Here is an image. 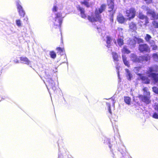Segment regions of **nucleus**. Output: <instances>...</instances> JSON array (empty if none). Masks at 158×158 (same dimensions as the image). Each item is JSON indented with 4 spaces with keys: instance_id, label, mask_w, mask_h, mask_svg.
<instances>
[{
    "instance_id": "dca6fc26",
    "label": "nucleus",
    "mask_w": 158,
    "mask_h": 158,
    "mask_svg": "<svg viewBox=\"0 0 158 158\" xmlns=\"http://www.w3.org/2000/svg\"><path fill=\"white\" fill-rule=\"evenodd\" d=\"M138 17L139 19L144 20L145 25H146L147 23H148V19L147 17L143 15L142 13H139Z\"/></svg>"
},
{
    "instance_id": "c85d7f7f",
    "label": "nucleus",
    "mask_w": 158,
    "mask_h": 158,
    "mask_svg": "<svg viewBox=\"0 0 158 158\" xmlns=\"http://www.w3.org/2000/svg\"><path fill=\"white\" fill-rule=\"evenodd\" d=\"M111 38L110 37L107 36L106 37V43L107 44V47L109 48V46H110V43Z\"/></svg>"
},
{
    "instance_id": "4468645a",
    "label": "nucleus",
    "mask_w": 158,
    "mask_h": 158,
    "mask_svg": "<svg viewBox=\"0 0 158 158\" xmlns=\"http://www.w3.org/2000/svg\"><path fill=\"white\" fill-rule=\"evenodd\" d=\"M143 40L142 39L136 37H135L133 40H131L130 41L129 44L131 45H134L136 42L140 43H143Z\"/></svg>"
},
{
    "instance_id": "39448f33",
    "label": "nucleus",
    "mask_w": 158,
    "mask_h": 158,
    "mask_svg": "<svg viewBox=\"0 0 158 158\" xmlns=\"http://www.w3.org/2000/svg\"><path fill=\"white\" fill-rule=\"evenodd\" d=\"M142 70L141 68L140 67H138L135 68L134 70L138 75L139 76L140 79L142 80L144 83L146 84L149 83L150 82L149 79L147 77L143 76L141 74L138 73L139 72L141 73V70Z\"/></svg>"
},
{
    "instance_id": "a878e982",
    "label": "nucleus",
    "mask_w": 158,
    "mask_h": 158,
    "mask_svg": "<svg viewBox=\"0 0 158 158\" xmlns=\"http://www.w3.org/2000/svg\"><path fill=\"white\" fill-rule=\"evenodd\" d=\"M108 6H109V8L110 9V10H112L114 7V2L112 0H111L110 1V3H109V0H108Z\"/></svg>"
},
{
    "instance_id": "393cba45",
    "label": "nucleus",
    "mask_w": 158,
    "mask_h": 158,
    "mask_svg": "<svg viewBox=\"0 0 158 158\" xmlns=\"http://www.w3.org/2000/svg\"><path fill=\"white\" fill-rule=\"evenodd\" d=\"M124 101L127 104L129 105L130 104L131 99L128 97H124Z\"/></svg>"
},
{
    "instance_id": "6e6552de",
    "label": "nucleus",
    "mask_w": 158,
    "mask_h": 158,
    "mask_svg": "<svg viewBox=\"0 0 158 158\" xmlns=\"http://www.w3.org/2000/svg\"><path fill=\"white\" fill-rule=\"evenodd\" d=\"M122 53L123 61L126 66L129 67V62L127 60V58L124 55V54L126 53H130V51L127 49L126 46H124L122 50Z\"/></svg>"
},
{
    "instance_id": "423d86ee",
    "label": "nucleus",
    "mask_w": 158,
    "mask_h": 158,
    "mask_svg": "<svg viewBox=\"0 0 158 158\" xmlns=\"http://www.w3.org/2000/svg\"><path fill=\"white\" fill-rule=\"evenodd\" d=\"M122 28L118 27L116 31V33L118 35V38L117 40L118 44L121 46L123 44V34L122 32Z\"/></svg>"
},
{
    "instance_id": "58836bf2",
    "label": "nucleus",
    "mask_w": 158,
    "mask_h": 158,
    "mask_svg": "<svg viewBox=\"0 0 158 158\" xmlns=\"http://www.w3.org/2000/svg\"><path fill=\"white\" fill-rule=\"evenodd\" d=\"M118 77H119V71H118Z\"/></svg>"
},
{
    "instance_id": "1a4fd4ad",
    "label": "nucleus",
    "mask_w": 158,
    "mask_h": 158,
    "mask_svg": "<svg viewBox=\"0 0 158 158\" xmlns=\"http://www.w3.org/2000/svg\"><path fill=\"white\" fill-rule=\"evenodd\" d=\"M135 15V11L133 8L127 10L126 11V16L127 17V19L129 20L134 18Z\"/></svg>"
},
{
    "instance_id": "f3484780",
    "label": "nucleus",
    "mask_w": 158,
    "mask_h": 158,
    "mask_svg": "<svg viewBox=\"0 0 158 158\" xmlns=\"http://www.w3.org/2000/svg\"><path fill=\"white\" fill-rule=\"evenodd\" d=\"M47 82L49 83V87L52 88V89L55 90L56 89V87L55 85V83L51 79H48L47 80Z\"/></svg>"
},
{
    "instance_id": "2f4dec72",
    "label": "nucleus",
    "mask_w": 158,
    "mask_h": 158,
    "mask_svg": "<svg viewBox=\"0 0 158 158\" xmlns=\"http://www.w3.org/2000/svg\"><path fill=\"white\" fill-rule=\"evenodd\" d=\"M153 91L156 94H158V88L156 87H153L152 88Z\"/></svg>"
},
{
    "instance_id": "e433bc0d",
    "label": "nucleus",
    "mask_w": 158,
    "mask_h": 158,
    "mask_svg": "<svg viewBox=\"0 0 158 158\" xmlns=\"http://www.w3.org/2000/svg\"><path fill=\"white\" fill-rule=\"evenodd\" d=\"M147 3H150L151 2L152 0H144Z\"/></svg>"
},
{
    "instance_id": "a19ab883",
    "label": "nucleus",
    "mask_w": 158,
    "mask_h": 158,
    "mask_svg": "<svg viewBox=\"0 0 158 158\" xmlns=\"http://www.w3.org/2000/svg\"><path fill=\"white\" fill-rule=\"evenodd\" d=\"M24 19L25 20H26V19H25V18Z\"/></svg>"
},
{
    "instance_id": "bb28decb",
    "label": "nucleus",
    "mask_w": 158,
    "mask_h": 158,
    "mask_svg": "<svg viewBox=\"0 0 158 158\" xmlns=\"http://www.w3.org/2000/svg\"><path fill=\"white\" fill-rule=\"evenodd\" d=\"M152 37L151 36L148 34H146L145 37V39L146 41L149 43V42L151 40Z\"/></svg>"
},
{
    "instance_id": "473e14b6",
    "label": "nucleus",
    "mask_w": 158,
    "mask_h": 158,
    "mask_svg": "<svg viewBox=\"0 0 158 158\" xmlns=\"http://www.w3.org/2000/svg\"><path fill=\"white\" fill-rule=\"evenodd\" d=\"M152 117L154 118L158 119V114L155 112L153 115Z\"/></svg>"
},
{
    "instance_id": "b1692460",
    "label": "nucleus",
    "mask_w": 158,
    "mask_h": 158,
    "mask_svg": "<svg viewBox=\"0 0 158 158\" xmlns=\"http://www.w3.org/2000/svg\"><path fill=\"white\" fill-rule=\"evenodd\" d=\"M15 23L16 25L19 27H20L22 26V23L20 19H17L16 20Z\"/></svg>"
},
{
    "instance_id": "ddd939ff",
    "label": "nucleus",
    "mask_w": 158,
    "mask_h": 158,
    "mask_svg": "<svg viewBox=\"0 0 158 158\" xmlns=\"http://www.w3.org/2000/svg\"><path fill=\"white\" fill-rule=\"evenodd\" d=\"M139 49L141 52H149L150 51V48L146 44L140 45Z\"/></svg>"
},
{
    "instance_id": "0eeeda50",
    "label": "nucleus",
    "mask_w": 158,
    "mask_h": 158,
    "mask_svg": "<svg viewBox=\"0 0 158 158\" xmlns=\"http://www.w3.org/2000/svg\"><path fill=\"white\" fill-rule=\"evenodd\" d=\"M63 18L62 14L60 13L59 12L56 15L53 21L54 25L55 26L59 27L60 26Z\"/></svg>"
},
{
    "instance_id": "9d476101",
    "label": "nucleus",
    "mask_w": 158,
    "mask_h": 158,
    "mask_svg": "<svg viewBox=\"0 0 158 158\" xmlns=\"http://www.w3.org/2000/svg\"><path fill=\"white\" fill-rule=\"evenodd\" d=\"M147 14L150 17L151 19H158V15H156L154 10L150 9L148 7H146Z\"/></svg>"
},
{
    "instance_id": "5701e85b",
    "label": "nucleus",
    "mask_w": 158,
    "mask_h": 158,
    "mask_svg": "<svg viewBox=\"0 0 158 158\" xmlns=\"http://www.w3.org/2000/svg\"><path fill=\"white\" fill-rule=\"evenodd\" d=\"M112 56L114 61H118V56L116 52H112Z\"/></svg>"
},
{
    "instance_id": "37998d69",
    "label": "nucleus",
    "mask_w": 158,
    "mask_h": 158,
    "mask_svg": "<svg viewBox=\"0 0 158 158\" xmlns=\"http://www.w3.org/2000/svg\"><path fill=\"white\" fill-rule=\"evenodd\" d=\"M48 90H49V89H48Z\"/></svg>"
},
{
    "instance_id": "a211bd4d",
    "label": "nucleus",
    "mask_w": 158,
    "mask_h": 158,
    "mask_svg": "<svg viewBox=\"0 0 158 158\" xmlns=\"http://www.w3.org/2000/svg\"><path fill=\"white\" fill-rule=\"evenodd\" d=\"M20 60L22 63L29 65L30 63V61L28 59L25 57H20Z\"/></svg>"
},
{
    "instance_id": "7ed1b4c3",
    "label": "nucleus",
    "mask_w": 158,
    "mask_h": 158,
    "mask_svg": "<svg viewBox=\"0 0 158 158\" xmlns=\"http://www.w3.org/2000/svg\"><path fill=\"white\" fill-rule=\"evenodd\" d=\"M130 57L131 60L133 62H141L144 61H147L150 59V56H140L138 58L134 54H131Z\"/></svg>"
},
{
    "instance_id": "aec40b11",
    "label": "nucleus",
    "mask_w": 158,
    "mask_h": 158,
    "mask_svg": "<svg viewBox=\"0 0 158 158\" xmlns=\"http://www.w3.org/2000/svg\"><path fill=\"white\" fill-rule=\"evenodd\" d=\"M149 44L151 47H152V49L153 50H156L157 49V46L155 45V41L153 40H151L149 42Z\"/></svg>"
},
{
    "instance_id": "cd10ccee",
    "label": "nucleus",
    "mask_w": 158,
    "mask_h": 158,
    "mask_svg": "<svg viewBox=\"0 0 158 158\" xmlns=\"http://www.w3.org/2000/svg\"><path fill=\"white\" fill-rule=\"evenodd\" d=\"M50 55L51 57L52 58H55L56 56V54L55 52L53 51H51L50 52Z\"/></svg>"
},
{
    "instance_id": "c9c22d12",
    "label": "nucleus",
    "mask_w": 158,
    "mask_h": 158,
    "mask_svg": "<svg viewBox=\"0 0 158 158\" xmlns=\"http://www.w3.org/2000/svg\"><path fill=\"white\" fill-rule=\"evenodd\" d=\"M56 50L59 52H63L64 49L60 47L56 48Z\"/></svg>"
},
{
    "instance_id": "72a5a7b5",
    "label": "nucleus",
    "mask_w": 158,
    "mask_h": 158,
    "mask_svg": "<svg viewBox=\"0 0 158 158\" xmlns=\"http://www.w3.org/2000/svg\"><path fill=\"white\" fill-rule=\"evenodd\" d=\"M154 107L155 110L158 111V104L155 103Z\"/></svg>"
},
{
    "instance_id": "6ab92c4d",
    "label": "nucleus",
    "mask_w": 158,
    "mask_h": 158,
    "mask_svg": "<svg viewBox=\"0 0 158 158\" xmlns=\"http://www.w3.org/2000/svg\"><path fill=\"white\" fill-rule=\"evenodd\" d=\"M129 30L131 31H135L137 27L136 24L133 22H131L129 24Z\"/></svg>"
},
{
    "instance_id": "4c0bfd02",
    "label": "nucleus",
    "mask_w": 158,
    "mask_h": 158,
    "mask_svg": "<svg viewBox=\"0 0 158 158\" xmlns=\"http://www.w3.org/2000/svg\"><path fill=\"white\" fill-rule=\"evenodd\" d=\"M14 61H15V62L16 63H19V61H18V60H14Z\"/></svg>"
},
{
    "instance_id": "9b49d317",
    "label": "nucleus",
    "mask_w": 158,
    "mask_h": 158,
    "mask_svg": "<svg viewBox=\"0 0 158 158\" xmlns=\"http://www.w3.org/2000/svg\"><path fill=\"white\" fill-rule=\"evenodd\" d=\"M63 6L62 4H55L52 9L53 12H59L63 9Z\"/></svg>"
},
{
    "instance_id": "412c9836",
    "label": "nucleus",
    "mask_w": 158,
    "mask_h": 158,
    "mask_svg": "<svg viewBox=\"0 0 158 158\" xmlns=\"http://www.w3.org/2000/svg\"><path fill=\"white\" fill-rule=\"evenodd\" d=\"M125 70L126 72L127 77L128 80H131L132 77V74L131 73L128 69H126Z\"/></svg>"
},
{
    "instance_id": "20e7f679",
    "label": "nucleus",
    "mask_w": 158,
    "mask_h": 158,
    "mask_svg": "<svg viewBox=\"0 0 158 158\" xmlns=\"http://www.w3.org/2000/svg\"><path fill=\"white\" fill-rule=\"evenodd\" d=\"M143 90L144 96L140 95L139 96V98L141 99L143 101L145 102L147 104L149 103L150 102L149 99L150 98V93L148 91V89L146 87L144 88L143 89Z\"/></svg>"
},
{
    "instance_id": "f8f14e48",
    "label": "nucleus",
    "mask_w": 158,
    "mask_h": 158,
    "mask_svg": "<svg viewBox=\"0 0 158 158\" xmlns=\"http://www.w3.org/2000/svg\"><path fill=\"white\" fill-rule=\"evenodd\" d=\"M17 6L19 15L21 17H23L25 15V12L23 10L22 6L20 5L19 2H18L17 3Z\"/></svg>"
},
{
    "instance_id": "79ce46f5",
    "label": "nucleus",
    "mask_w": 158,
    "mask_h": 158,
    "mask_svg": "<svg viewBox=\"0 0 158 158\" xmlns=\"http://www.w3.org/2000/svg\"><path fill=\"white\" fill-rule=\"evenodd\" d=\"M24 19L25 20H26V19H25V18Z\"/></svg>"
},
{
    "instance_id": "7c9ffc66",
    "label": "nucleus",
    "mask_w": 158,
    "mask_h": 158,
    "mask_svg": "<svg viewBox=\"0 0 158 158\" xmlns=\"http://www.w3.org/2000/svg\"><path fill=\"white\" fill-rule=\"evenodd\" d=\"M153 26L156 28H158V22L156 21H154L152 22Z\"/></svg>"
},
{
    "instance_id": "f704fd0d",
    "label": "nucleus",
    "mask_w": 158,
    "mask_h": 158,
    "mask_svg": "<svg viewBox=\"0 0 158 158\" xmlns=\"http://www.w3.org/2000/svg\"><path fill=\"white\" fill-rule=\"evenodd\" d=\"M106 104H107V106H108V111H109V112H110V113L111 114V111L110 105V104H109V103H107Z\"/></svg>"
},
{
    "instance_id": "f03ea898",
    "label": "nucleus",
    "mask_w": 158,
    "mask_h": 158,
    "mask_svg": "<svg viewBox=\"0 0 158 158\" xmlns=\"http://www.w3.org/2000/svg\"><path fill=\"white\" fill-rule=\"evenodd\" d=\"M146 73L149 77L152 78L155 83L158 81V66H155L149 68Z\"/></svg>"
},
{
    "instance_id": "f257e3e1",
    "label": "nucleus",
    "mask_w": 158,
    "mask_h": 158,
    "mask_svg": "<svg viewBox=\"0 0 158 158\" xmlns=\"http://www.w3.org/2000/svg\"><path fill=\"white\" fill-rule=\"evenodd\" d=\"M106 5H102L98 9H96L95 14L92 15L91 16L88 17V20L92 22L96 21H100L101 17L100 14L102 13L105 9Z\"/></svg>"
},
{
    "instance_id": "c756f323",
    "label": "nucleus",
    "mask_w": 158,
    "mask_h": 158,
    "mask_svg": "<svg viewBox=\"0 0 158 158\" xmlns=\"http://www.w3.org/2000/svg\"><path fill=\"white\" fill-rule=\"evenodd\" d=\"M152 57L154 60L157 62H158V56L156 53H154L153 54Z\"/></svg>"
},
{
    "instance_id": "4be33fe9",
    "label": "nucleus",
    "mask_w": 158,
    "mask_h": 158,
    "mask_svg": "<svg viewBox=\"0 0 158 158\" xmlns=\"http://www.w3.org/2000/svg\"><path fill=\"white\" fill-rule=\"evenodd\" d=\"M79 9L81 12V17L83 18H85L86 17V15L84 13V10L83 8H81L80 7H79Z\"/></svg>"
},
{
    "instance_id": "2eb2a0df",
    "label": "nucleus",
    "mask_w": 158,
    "mask_h": 158,
    "mask_svg": "<svg viewBox=\"0 0 158 158\" xmlns=\"http://www.w3.org/2000/svg\"><path fill=\"white\" fill-rule=\"evenodd\" d=\"M127 20V19H126L121 14H119L117 16V20L120 23H123L125 22Z\"/></svg>"
},
{
    "instance_id": "ea45409f",
    "label": "nucleus",
    "mask_w": 158,
    "mask_h": 158,
    "mask_svg": "<svg viewBox=\"0 0 158 158\" xmlns=\"http://www.w3.org/2000/svg\"><path fill=\"white\" fill-rule=\"evenodd\" d=\"M116 68L117 69H118V67H117Z\"/></svg>"
}]
</instances>
